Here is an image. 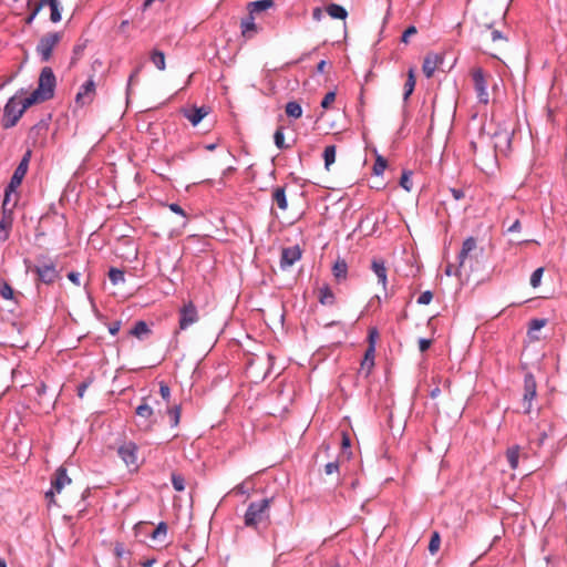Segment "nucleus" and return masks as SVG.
Masks as SVG:
<instances>
[{
  "label": "nucleus",
  "mask_w": 567,
  "mask_h": 567,
  "mask_svg": "<svg viewBox=\"0 0 567 567\" xmlns=\"http://www.w3.org/2000/svg\"><path fill=\"white\" fill-rule=\"evenodd\" d=\"M522 229V224L519 219H515L508 227L507 233H517Z\"/></svg>",
  "instance_id": "nucleus-61"
},
{
  "label": "nucleus",
  "mask_w": 567,
  "mask_h": 567,
  "mask_svg": "<svg viewBox=\"0 0 567 567\" xmlns=\"http://www.w3.org/2000/svg\"><path fill=\"white\" fill-rule=\"evenodd\" d=\"M472 79L474 83V90L480 103L487 104L489 102V95L487 92V80L482 68H475L472 70Z\"/></svg>",
  "instance_id": "nucleus-7"
},
{
  "label": "nucleus",
  "mask_w": 567,
  "mask_h": 567,
  "mask_svg": "<svg viewBox=\"0 0 567 567\" xmlns=\"http://www.w3.org/2000/svg\"><path fill=\"white\" fill-rule=\"evenodd\" d=\"M415 87V75L413 69H410L408 72V79L404 84V93H403V100L408 101L411 94L413 93Z\"/></svg>",
  "instance_id": "nucleus-32"
},
{
  "label": "nucleus",
  "mask_w": 567,
  "mask_h": 567,
  "mask_svg": "<svg viewBox=\"0 0 567 567\" xmlns=\"http://www.w3.org/2000/svg\"><path fill=\"white\" fill-rule=\"evenodd\" d=\"M417 33V29L414 25L408 27L401 35V42L404 44L410 43V38Z\"/></svg>",
  "instance_id": "nucleus-48"
},
{
  "label": "nucleus",
  "mask_w": 567,
  "mask_h": 567,
  "mask_svg": "<svg viewBox=\"0 0 567 567\" xmlns=\"http://www.w3.org/2000/svg\"><path fill=\"white\" fill-rule=\"evenodd\" d=\"M379 331L375 327H371L368 331V347H374L375 348V343H377V340L379 339Z\"/></svg>",
  "instance_id": "nucleus-49"
},
{
  "label": "nucleus",
  "mask_w": 567,
  "mask_h": 567,
  "mask_svg": "<svg viewBox=\"0 0 567 567\" xmlns=\"http://www.w3.org/2000/svg\"><path fill=\"white\" fill-rule=\"evenodd\" d=\"M543 274H544L543 267H539L536 270H534V272L530 276V286L533 288H537L540 285Z\"/></svg>",
  "instance_id": "nucleus-46"
},
{
  "label": "nucleus",
  "mask_w": 567,
  "mask_h": 567,
  "mask_svg": "<svg viewBox=\"0 0 567 567\" xmlns=\"http://www.w3.org/2000/svg\"><path fill=\"white\" fill-rule=\"evenodd\" d=\"M441 546V535L437 530L432 532L430 543H429V551L431 555H435Z\"/></svg>",
  "instance_id": "nucleus-37"
},
{
  "label": "nucleus",
  "mask_w": 567,
  "mask_h": 567,
  "mask_svg": "<svg viewBox=\"0 0 567 567\" xmlns=\"http://www.w3.org/2000/svg\"><path fill=\"white\" fill-rule=\"evenodd\" d=\"M513 133L508 132H496L494 134V148L502 153H506L511 148Z\"/></svg>",
  "instance_id": "nucleus-21"
},
{
  "label": "nucleus",
  "mask_w": 567,
  "mask_h": 567,
  "mask_svg": "<svg viewBox=\"0 0 567 567\" xmlns=\"http://www.w3.org/2000/svg\"><path fill=\"white\" fill-rule=\"evenodd\" d=\"M323 9L320 8V7H316L313 10H312V19L315 21H320L322 18H323Z\"/></svg>",
  "instance_id": "nucleus-63"
},
{
  "label": "nucleus",
  "mask_w": 567,
  "mask_h": 567,
  "mask_svg": "<svg viewBox=\"0 0 567 567\" xmlns=\"http://www.w3.org/2000/svg\"><path fill=\"white\" fill-rule=\"evenodd\" d=\"M412 171H403L400 178V186L406 192H411L413 187V183L411 179Z\"/></svg>",
  "instance_id": "nucleus-44"
},
{
  "label": "nucleus",
  "mask_w": 567,
  "mask_h": 567,
  "mask_svg": "<svg viewBox=\"0 0 567 567\" xmlns=\"http://www.w3.org/2000/svg\"><path fill=\"white\" fill-rule=\"evenodd\" d=\"M135 413L138 417L136 423L138 429L144 432L151 431L156 422L153 409L147 403H142L136 408Z\"/></svg>",
  "instance_id": "nucleus-9"
},
{
  "label": "nucleus",
  "mask_w": 567,
  "mask_h": 567,
  "mask_svg": "<svg viewBox=\"0 0 567 567\" xmlns=\"http://www.w3.org/2000/svg\"><path fill=\"white\" fill-rule=\"evenodd\" d=\"M275 6L274 0H257L249 2L247 4V10L250 11L251 14H258L262 11H266Z\"/></svg>",
  "instance_id": "nucleus-26"
},
{
  "label": "nucleus",
  "mask_w": 567,
  "mask_h": 567,
  "mask_svg": "<svg viewBox=\"0 0 567 567\" xmlns=\"http://www.w3.org/2000/svg\"><path fill=\"white\" fill-rule=\"evenodd\" d=\"M491 40H492V42H497V41L506 42L507 37H505L502 31L494 29L491 31Z\"/></svg>",
  "instance_id": "nucleus-56"
},
{
  "label": "nucleus",
  "mask_w": 567,
  "mask_h": 567,
  "mask_svg": "<svg viewBox=\"0 0 567 567\" xmlns=\"http://www.w3.org/2000/svg\"><path fill=\"white\" fill-rule=\"evenodd\" d=\"M50 20L53 22V23H58L61 21L62 19V16H61V4H60V0H55L51 6H50Z\"/></svg>",
  "instance_id": "nucleus-43"
},
{
  "label": "nucleus",
  "mask_w": 567,
  "mask_h": 567,
  "mask_svg": "<svg viewBox=\"0 0 567 567\" xmlns=\"http://www.w3.org/2000/svg\"><path fill=\"white\" fill-rule=\"evenodd\" d=\"M114 555L116 558L121 559L124 558L125 556H130L131 553L125 548L123 543L117 542L115 543L114 546Z\"/></svg>",
  "instance_id": "nucleus-47"
},
{
  "label": "nucleus",
  "mask_w": 567,
  "mask_h": 567,
  "mask_svg": "<svg viewBox=\"0 0 567 567\" xmlns=\"http://www.w3.org/2000/svg\"><path fill=\"white\" fill-rule=\"evenodd\" d=\"M477 248V240L476 238L470 236L467 237L462 245L461 251L457 255L458 259V267L456 271L454 272L455 276H458L460 269L465 265L466 259L471 256V254L476 250Z\"/></svg>",
  "instance_id": "nucleus-15"
},
{
  "label": "nucleus",
  "mask_w": 567,
  "mask_h": 567,
  "mask_svg": "<svg viewBox=\"0 0 567 567\" xmlns=\"http://www.w3.org/2000/svg\"><path fill=\"white\" fill-rule=\"evenodd\" d=\"M444 53H427L424 58L422 71L430 79L436 70L444 71Z\"/></svg>",
  "instance_id": "nucleus-11"
},
{
  "label": "nucleus",
  "mask_w": 567,
  "mask_h": 567,
  "mask_svg": "<svg viewBox=\"0 0 567 567\" xmlns=\"http://www.w3.org/2000/svg\"><path fill=\"white\" fill-rule=\"evenodd\" d=\"M334 100H336V92H333V91L328 92V93L323 96V99H322V101H321V107H322V109H329V107H330V105H331V103H333V102H334Z\"/></svg>",
  "instance_id": "nucleus-52"
},
{
  "label": "nucleus",
  "mask_w": 567,
  "mask_h": 567,
  "mask_svg": "<svg viewBox=\"0 0 567 567\" xmlns=\"http://www.w3.org/2000/svg\"><path fill=\"white\" fill-rule=\"evenodd\" d=\"M547 323V320L546 319H532L528 323V328H529V331H535V330H539L542 329L543 327H545Z\"/></svg>",
  "instance_id": "nucleus-50"
},
{
  "label": "nucleus",
  "mask_w": 567,
  "mask_h": 567,
  "mask_svg": "<svg viewBox=\"0 0 567 567\" xmlns=\"http://www.w3.org/2000/svg\"><path fill=\"white\" fill-rule=\"evenodd\" d=\"M167 529H168V526L165 522H161L154 529L152 533H150V537L153 539V540H158L161 543H164L165 542V538L167 536Z\"/></svg>",
  "instance_id": "nucleus-30"
},
{
  "label": "nucleus",
  "mask_w": 567,
  "mask_h": 567,
  "mask_svg": "<svg viewBox=\"0 0 567 567\" xmlns=\"http://www.w3.org/2000/svg\"><path fill=\"white\" fill-rule=\"evenodd\" d=\"M87 43H89V40L85 39L74 45V48L72 50L70 66H74L78 63V61L82 58V54L87 47Z\"/></svg>",
  "instance_id": "nucleus-28"
},
{
  "label": "nucleus",
  "mask_w": 567,
  "mask_h": 567,
  "mask_svg": "<svg viewBox=\"0 0 567 567\" xmlns=\"http://www.w3.org/2000/svg\"><path fill=\"white\" fill-rule=\"evenodd\" d=\"M171 481L176 492H183L185 489V477L182 474L173 472Z\"/></svg>",
  "instance_id": "nucleus-41"
},
{
  "label": "nucleus",
  "mask_w": 567,
  "mask_h": 567,
  "mask_svg": "<svg viewBox=\"0 0 567 567\" xmlns=\"http://www.w3.org/2000/svg\"><path fill=\"white\" fill-rule=\"evenodd\" d=\"M137 452L138 446L132 441L125 442L117 449V454L123 460V462L127 466H133L135 470L138 468Z\"/></svg>",
  "instance_id": "nucleus-12"
},
{
  "label": "nucleus",
  "mask_w": 567,
  "mask_h": 567,
  "mask_svg": "<svg viewBox=\"0 0 567 567\" xmlns=\"http://www.w3.org/2000/svg\"><path fill=\"white\" fill-rule=\"evenodd\" d=\"M272 497H266L257 502H251L244 515V525L247 528L254 529L258 534L266 530L270 523V505Z\"/></svg>",
  "instance_id": "nucleus-2"
},
{
  "label": "nucleus",
  "mask_w": 567,
  "mask_h": 567,
  "mask_svg": "<svg viewBox=\"0 0 567 567\" xmlns=\"http://www.w3.org/2000/svg\"><path fill=\"white\" fill-rule=\"evenodd\" d=\"M433 299V293L430 290L422 292L417 298L419 305H429Z\"/></svg>",
  "instance_id": "nucleus-53"
},
{
  "label": "nucleus",
  "mask_w": 567,
  "mask_h": 567,
  "mask_svg": "<svg viewBox=\"0 0 567 567\" xmlns=\"http://www.w3.org/2000/svg\"><path fill=\"white\" fill-rule=\"evenodd\" d=\"M55 86L56 78L53 70L50 66L42 68L38 80V87L35 90L49 101L54 96Z\"/></svg>",
  "instance_id": "nucleus-6"
},
{
  "label": "nucleus",
  "mask_w": 567,
  "mask_h": 567,
  "mask_svg": "<svg viewBox=\"0 0 567 567\" xmlns=\"http://www.w3.org/2000/svg\"><path fill=\"white\" fill-rule=\"evenodd\" d=\"M339 463L337 461L334 462H329L328 464H326L324 466V472L327 475H331L333 473H338L339 472Z\"/></svg>",
  "instance_id": "nucleus-54"
},
{
  "label": "nucleus",
  "mask_w": 567,
  "mask_h": 567,
  "mask_svg": "<svg viewBox=\"0 0 567 567\" xmlns=\"http://www.w3.org/2000/svg\"><path fill=\"white\" fill-rule=\"evenodd\" d=\"M233 493L237 494V495H248L249 494V488L246 486V483L243 482L238 485H236L233 489H231Z\"/></svg>",
  "instance_id": "nucleus-55"
},
{
  "label": "nucleus",
  "mask_w": 567,
  "mask_h": 567,
  "mask_svg": "<svg viewBox=\"0 0 567 567\" xmlns=\"http://www.w3.org/2000/svg\"><path fill=\"white\" fill-rule=\"evenodd\" d=\"M331 270L333 277L338 282L344 281L348 277V264L346 259L338 257Z\"/></svg>",
  "instance_id": "nucleus-23"
},
{
  "label": "nucleus",
  "mask_w": 567,
  "mask_h": 567,
  "mask_svg": "<svg viewBox=\"0 0 567 567\" xmlns=\"http://www.w3.org/2000/svg\"><path fill=\"white\" fill-rule=\"evenodd\" d=\"M39 12H40V10H38L37 7L33 6V8L31 9L29 16L24 20L25 24L30 25L33 22V20L35 19V17L38 16Z\"/></svg>",
  "instance_id": "nucleus-60"
},
{
  "label": "nucleus",
  "mask_w": 567,
  "mask_h": 567,
  "mask_svg": "<svg viewBox=\"0 0 567 567\" xmlns=\"http://www.w3.org/2000/svg\"><path fill=\"white\" fill-rule=\"evenodd\" d=\"M324 167L329 169L336 161V145H329L323 151Z\"/></svg>",
  "instance_id": "nucleus-38"
},
{
  "label": "nucleus",
  "mask_w": 567,
  "mask_h": 567,
  "mask_svg": "<svg viewBox=\"0 0 567 567\" xmlns=\"http://www.w3.org/2000/svg\"><path fill=\"white\" fill-rule=\"evenodd\" d=\"M324 11L332 18L338 20H346L348 17V11L344 7L337 3H329Z\"/></svg>",
  "instance_id": "nucleus-27"
},
{
  "label": "nucleus",
  "mask_w": 567,
  "mask_h": 567,
  "mask_svg": "<svg viewBox=\"0 0 567 567\" xmlns=\"http://www.w3.org/2000/svg\"><path fill=\"white\" fill-rule=\"evenodd\" d=\"M506 458L512 470H516L518 467L519 461V446L513 445L506 451Z\"/></svg>",
  "instance_id": "nucleus-29"
},
{
  "label": "nucleus",
  "mask_w": 567,
  "mask_h": 567,
  "mask_svg": "<svg viewBox=\"0 0 567 567\" xmlns=\"http://www.w3.org/2000/svg\"><path fill=\"white\" fill-rule=\"evenodd\" d=\"M274 142H275V145L279 148V150H287L290 147V145L286 144L285 143V134H284V127L282 126H279L275 134H274Z\"/></svg>",
  "instance_id": "nucleus-40"
},
{
  "label": "nucleus",
  "mask_w": 567,
  "mask_h": 567,
  "mask_svg": "<svg viewBox=\"0 0 567 567\" xmlns=\"http://www.w3.org/2000/svg\"><path fill=\"white\" fill-rule=\"evenodd\" d=\"M271 200L280 210L288 208V199L286 195V186H277L271 192Z\"/></svg>",
  "instance_id": "nucleus-22"
},
{
  "label": "nucleus",
  "mask_w": 567,
  "mask_h": 567,
  "mask_svg": "<svg viewBox=\"0 0 567 567\" xmlns=\"http://www.w3.org/2000/svg\"><path fill=\"white\" fill-rule=\"evenodd\" d=\"M374 358H375V348L374 347H368L365 352H364V357L363 359H365V361H374Z\"/></svg>",
  "instance_id": "nucleus-62"
},
{
  "label": "nucleus",
  "mask_w": 567,
  "mask_h": 567,
  "mask_svg": "<svg viewBox=\"0 0 567 567\" xmlns=\"http://www.w3.org/2000/svg\"><path fill=\"white\" fill-rule=\"evenodd\" d=\"M181 405H173L172 408H168L167 410V414L169 416V420H171V425L173 427L177 426L179 424V420H181Z\"/></svg>",
  "instance_id": "nucleus-39"
},
{
  "label": "nucleus",
  "mask_w": 567,
  "mask_h": 567,
  "mask_svg": "<svg viewBox=\"0 0 567 567\" xmlns=\"http://www.w3.org/2000/svg\"><path fill=\"white\" fill-rule=\"evenodd\" d=\"M23 264L27 272L35 275L34 285L37 289L40 288V285L51 286L61 278L60 270L56 269V262L48 255H38L34 264L25 258Z\"/></svg>",
  "instance_id": "nucleus-1"
},
{
  "label": "nucleus",
  "mask_w": 567,
  "mask_h": 567,
  "mask_svg": "<svg viewBox=\"0 0 567 567\" xmlns=\"http://www.w3.org/2000/svg\"><path fill=\"white\" fill-rule=\"evenodd\" d=\"M302 256L299 245L282 248L280 257V267L287 269L298 261Z\"/></svg>",
  "instance_id": "nucleus-13"
},
{
  "label": "nucleus",
  "mask_w": 567,
  "mask_h": 567,
  "mask_svg": "<svg viewBox=\"0 0 567 567\" xmlns=\"http://www.w3.org/2000/svg\"><path fill=\"white\" fill-rule=\"evenodd\" d=\"M17 96H11L3 107V117L1 120V125L4 130L11 128L17 124H11L10 121L14 118L19 114Z\"/></svg>",
  "instance_id": "nucleus-14"
},
{
  "label": "nucleus",
  "mask_w": 567,
  "mask_h": 567,
  "mask_svg": "<svg viewBox=\"0 0 567 567\" xmlns=\"http://www.w3.org/2000/svg\"><path fill=\"white\" fill-rule=\"evenodd\" d=\"M151 61L158 70H165V54L163 51L154 49L151 53Z\"/></svg>",
  "instance_id": "nucleus-34"
},
{
  "label": "nucleus",
  "mask_w": 567,
  "mask_h": 567,
  "mask_svg": "<svg viewBox=\"0 0 567 567\" xmlns=\"http://www.w3.org/2000/svg\"><path fill=\"white\" fill-rule=\"evenodd\" d=\"M451 194L456 200H460L465 196L464 190L461 188H451Z\"/></svg>",
  "instance_id": "nucleus-64"
},
{
  "label": "nucleus",
  "mask_w": 567,
  "mask_h": 567,
  "mask_svg": "<svg viewBox=\"0 0 567 567\" xmlns=\"http://www.w3.org/2000/svg\"><path fill=\"white\" fill-rule=\"evenodd\" d=\"M0 296L6 300L14 299V290L6 279H0Z\"/></svg>",
  "instance_id": "nucleus-35"
},
{
  "label": "nucleus",
  "mask_w": 567,
  "mask_h": 567,
  "mask_svg": "<svg viewBox=\"0 0 567 567\" xmlns=\"http://www.w3.org/2000/svg\"><path fill=\"white\" fill-rule=\"evenodd\" d=\"M109 279L113 285H118L125 281V272L118 268H110Z\"/></svg>",
  "instance_id": "nucleus-36"
},
{
  "label": "nucleus",
  "mask_w": 567,
  "mask_h": 567,
  "mask_svg": "<svg viewBox=\"0 0 567 567\" xmlns=\"http://www.w3.org/2000/svg\"><path fill=\"white\" fill-rule=\"evenodd\" d=\"M255 19L256 14H251L250 11L241 19L240 30L244 38L251 39L261 30V27L255 22Z\"/></svg>",
  "instance_id": "nucleus-17"
},
{
  "label": "nucleus",
  "mask_w": 567,
  "mask_h": 567,
  "mask_svg": "<svg viewBox=\"0 0 567 567\" xmlns=\"http://www.w3.org/2000/svg\"><path fill=\"white\" fill-rule=\"evenodd\" d=\"M432 344V340L430 339H420L419 340V349L421 352H425L430 349Z\"/></svg>",
  "instance_id": "nucleus-59"
},
{
  "label": "nucleus",
  "mask_w": 567,
  "mask_h": 567,
  "mask_svg": "<svg viewBox=\"0 0 567 567\" xmlns=\"http://www.w3.org/2000/svg\"><path fill=\"white\" fill-rule=\"evenodd\" d=\"M62 40L60 32H48L39 40L35 51L42 62H49L52 58L53 49Z\"/></svg>",
  "instance_id": "nucleus-5"
},
{
  "label": "nucleus",
  "mask_w": 567,
  "mask_h": 567,
  "mask_svg": "<svg viewBox=\"0 0 567 567\" xmlns=\"http://www.w3.org/2000/svg\"><path fill=\"white\" fill-rule=\"evenodd\" d=\"M95 94V83L93 80H87L79 90L75 96V103L80 106L86 105L93 101Z\"/></svg>",
  "instance_id": "nucleus-16"
},
{
  "label": "nucleus",
  "mask_w": 567,
  "mask_h": 567,
  "mask_svg": "<svg viewBox=\"0 0 567 567\" xmlns=\"http://www.w3.org/2000/svg\"><path fill=\"white\" fill-rule=\"evenodd\" d=\"M152 333L148 324L144 320H138L134 323L128 334L137 338L138 340H144L148 338Z\"/></svg>",
  "instance_id": "nucleus-24"
},
{
  "label": "nucleus",
  "mask_w": 567,
  "mask_h": 567,
  "mask_svg": "<svg viewBox=\"0 0 567 567\" xmlns=\"http://www.w3.org/2000/svg\"><path fill=\"white\" fill-rule=\"evenodd\" d=\"M199 319L198 311L193 301L184 303L179 309L178 329L186 330Z\"/></svg>",
  "instance_id": "nucleus-10"
},
{
  "label": "nucleus",
  "mask_w": 567,
  "mask_h": 567,
  "mask_svg": "<svg viewBox=\"0 0 567 567\" xmlns=\"http://www.w3.org/2000/svg\"><path fill=\"white\" fill-rule=\"evenodd\" d=\"M209 109L207 106H192V107H183L181 113L184 117H186L192 125L196 126L200 123V121L208 114Z\"/></svg>",
  "instance_id": "nucleus-18"
},
{
  "label": "nucleus",
  "mask_w": 567,
  "mask_h": 567,
  "mask_svg": "<svg viewBox=\"0 0 567 567\" xmlns=\"http://www.w3.org/2000/svg\"><path fill=\"white\" fill-rule=\"evenodd\" d=\"M285 111L288 117L291 118H300L302 115V107L297 101H289L286 106Z\"/></svg>",
  "instance_id": "nucleus-31"
},
{
  "label": "nucleus",
  "mask_w": 567,
  "mask_h": 567,
  "mask_svg": "<svg viewBox=\"0 0 567 567\" xmlns=\"http://www.w3.org/2000/svg\"><path fill=\"white\" fill-rule=\"evenodd\" d=\"M373 367H374V361H372V360L365 361V359H362L359 373L363 374L364 378H368L370 375Z\"/></svg>",
  "instance_id": "nucleus-45"
},
{
  "label": "nucleus",
  "mask_w": 567,
  "mask_h": 567,
  "mask_svg": "<svg viewBox=\"0 0 567 567\" xmlns=\"http://www.w3.org/2000/svg\"><path fill=\"white\" fill-rule=\"evenodd\" d=\"M31 155H32L31 150H28L24 153L19 165L14 169L13 175L11 176L10 183L6 187V194H4L3 205H2L4 212H6V206L10 199L11 192H13L21 184L22 179L24 178V176L28 172Z\"/></svg>",
  "instance_id": "nucleus-3"
},
{
  "label": "nucleus",
  "mask_w": 567,
  "mask_h": 567,
  "mask_svg": "<svg viewBox=\"0 0 567 567\" xmlns=\"http://www.w3.org/2000/svg\"><path fill=\"white\" fill-rule=\"evenodd\" d=\"M71 478L68 475L66 468L62 465L59 466L51 477V488L45 493L48 506L55 503V494L60 493L65 485L71 484Z\"/></svg>",
  "instance_id": "nucleus-4"
},
{
  "label": "nucleus",
  "mask_w": 567,
  "mask_h": 567,
  "mask_svg": "<svg viewBox=\"0 0 567 567\" xmlns=\"http://www.w3.org/2000/svg\"><path fill=\"white\" fill-rule=\"evenodd\" d=\"M168 208H169L173 213H175V214H177V215H181V216H182V217H184V218H187V215H186L185 210H184V209H183L178 204H176V203H172V204H169V205H168Z\"/></svg>",
  "instance_id": "nucleus-57"
},
{
  "label": "nucleus",
  "mask_w": 567,
  "mask_h": 567,
  "mask_svg": "<svg viewBox=\"0 0 567 567\" xmlns=\"http://www.w3.org/2000/svg\"><path fill=\"white\" fill-rule=\"evenodd\" d=\"M537 395V383L534 374L532 372H527L524 375V394H523V405L524 413L529 414L532 411V402Z\"/></svg>",
  "instance_id": "nucleus-8"
},
{
  "label": "nucleus",
  "mask_w": 567,
  "mask_h": 567,
  "mask_svg": "<svg viewBox=\"0 0 567 567\" xmlns=\"http://www.w3.org/2000/svg\"><path fill=\"white\" fill-rule=\"evenodd\" d=\"M47 100L41 95L40 92H38L37 90H34L30 96H28L27 99H24L22 101V106L21 109H19V114L12 118L11 124H17L19 122V120L21 118V116L23 115V113L32 105L34 104H38V103H42V102H45Z\"/></svg>",
  "instance_id": "nucleus-19"
},
{
  "label": "nucleus",
  "mask_w": 567,
  "mask_h": 567,
  "mask_svg": "<svg viewBox=\"0 0 567 567\" xmlns=\"http://www.w3.org/2000/svg\"><path fill=\"white\" fill-rule=\"evenodd\" d=\"M318 300L322 306H333L337 299L332 289L324 285L318 289Z\"/></svg>",
  "instance_id": "nucleus-25"
},
{
  "label": "nucleus",
  "mask_w": 567,
  "mask_h": 567,
  "mask_svg": "<svg viewBox=\"0 0 567 567\" xmlns=\"http://www.w3.org/2000/svg\"><path fill=\"white\" fill-rule=\"evenodd\" d=\"M121 321L120 320H115L113 322H111L109 324V332L112 334V336H115L118 333L120 329H121Z\"/></svg>",
  "instance_id": "nucleus-58"
},
{
  "label": "nucleus",
  "mask_w": 567,
  "mask_h": 567,
  "mask_svg": "<svg viewBox=\"0 0 567 567\" xmlns=\"http://www.w3.org/2000/svg\"><path fill=\"white\" fill-rule=\"evenodd\" d=\"M159 394L165 402H167V403L169 402L171 389H169L168 384L163 381L159 383Z\"/></svg>",
  "instance_id": "nucleus-51"
},
{
  "label": "nucleus",
  "mask_w": 567,
  "mask_h": 567,
  "mask_svg": "<svg viewBox=\"0 0 567 567\" xmlns=\"http://www.w3.org/2000/svg\"><path fill=\"white\" fill-rule=\"evenodd\" d=\"M371 269L378 277L379 284L382 285L383 289H386L388 285V270L385 267V262L381 258H374L371 261Z\"/></svg>",
  "instance_id": "nucleus-20"
},
{
  "label": "nucleus",
  "mask_w": 567,
  "mask_h": 567,
  "mask_svg": "<svg viewBox=\"0 0 567 567\" xmlns=\"http://www.w3.org/2000/svg\"><path fill=\"white\" fill-rule=\"evenodd\" d=\"M386 166H388L386 159L383 156L378 155L375 158V162L373 164L372 172L374 175L380 176L383 174Z\"/></svg>",
  "instance_id": "nucleus-42"
},
{
  "label": "nucleus",
  "mask_w": 567,
  "mask_h": 567,
  "mask_svg": "<svg viewBox=\"0 0 567 567\" xmlns=\"http://www.w3.org/2000/svg\"><path fill=\"white\" fill-rule=\"evenodd\" d=\"M11 227L12 219L3 215L0 219V241H6L9 238Z\"/></svg>",
  "instance_id": "nucleus-33"
}]
</instances>
